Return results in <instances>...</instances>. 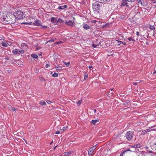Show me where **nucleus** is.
<instances>
[{
  "mask_svg": "<svg viewBox=\"0 0 156 156\" xmlns=\"http://www.w3.org/2000/svg\"><path fill=\"white\" fill-rule=\"evenodd\" d=\"M49 66V65L48 64H47L46 65V66H45V67L46 68H48V66Z\"/></svg>",
  "mask_w": 156,
  "mask_h": 156,
  "instance_id": "052dcab7",
  "label": "nucleus"
},
{
  "mask_svg": "<svg viewBox=\"0 0 156 156\" xmlns=\"http://www.w3.org/2000/svg\"><path fill=\"white\" fill-rule=\"evenodd\" d=\"M138 3H140L143 6L146 7L147 5V0H138Z\"/></svg>",
  "mask_w": 156,
  "mask_h": 156,
  "instance_id": "423d86ee",
  "label": "nucleus"
},
{
  "mask_svg": "<svg viewBox=\"0 0 156 156\" xmlns=\"http://www.w3.org/2000/svg\"><path fill=\"white\" fill-rule=\"evenodd\" d=\"M3 38V37H0V41L2 40H4V39Z\"/></svg>",
  "mask_w": 156,
  "mask_h": 156,
  "instance_id": "13d9d810",
  "label": "nucleus"
},
{
  "mask_svg": "<svg viewBox=\"0 0 156 156\" xmlns=\"http://www.w3.org/2000/svg\"><path fill=\"white\" fill-rule=\"evenodd\" d=\"M146 130H144V131H143L142 132H141V135H144L146 133Z\"/></svg>",
  "mask_w": 156,
  "mask_h": 156,
  "instance_id": "58836bf2",
  "label": "nucleus"
},
{
  "mask_svg": "<svg viewBox=\"0 0 156 156\" xmlns=\"http://www.w3.org/2000/svg\"><path fill=\"white\" fill-rule=\"evenodd\" d=\"M60 132L59 131H57L56 132H55V134H59L60 133Z\"/></svg>",
  "mask_w": 156,
  "mask_h": 156,
  "instance_id": "4d7b16f0",
  "label": "nucleus"
},
{
  "mask_svg": "<svg viewBox=\"0 0 156 156\" xmlns=\"http://www.w3.org/2000/svg\"><path fill=\"white\" fill-rule=\"evenodd\" d=\"M129 101H126L124 103V105H126V104H128L129 103Z\"/></svg>",
  "mask_w": 156,
  "mask_h": 156,
  "instance_id": "49530a36",
  "label": "nucleus"
},
{
  "mask_svg": "<svg viewBox=\"0 0 156 156\" xmlns=\"http://www.w3.org/2000/svg\"><path fill=\"white\" fill-rule=\"evenodd\" d=\"M133 85H135V86H136L137 84H138V83H133Z\"/></svg>",
  "mask_w": 156,
  "mask_h": 156,
  "instance_id": "864d4df0",
  "label": "nucleus"
},
{
  "mask_svg": "<svg viewBox=\"0 0 156 156\" xmlns=\"http://www.w3.org/2000/svg\"><path fill=\"white\" fill-rule=\"evenodd\" d=\"M109 46V44H108L107 43L105 42V45L104 48L108 47Z\"/></svg>",
  "mask_w": 156,
  "mask_h": 156,
  "instance_id": "37998d69",
  "label": "nucleus"
},
{
  "mask_svg": "<svg viewBox=\"0 0 156 156\" xmlns=\"http://www.w3.org/2000/svg\"><path fill=\"white\" fill-rule=\"evenodd\" d=\"M64 22V20L60 18H59L57 21V23H62Z\"/></svg>",
  "mask_w": 156,
  "mask_h": 156,
  "instance_id": "a211bd4d",
  "label": "nucleus"
},
{
  "mask_svg": "<svg viewBox=\"0 0 156 156\" xmlns=\"http://www.w3.org/2000/svg\"><path fill=\"white\" fill-rule=\"evenodd\" d=\"M102 11H100V12H99V11H98V13H100L99 17L100 18L102 16Z\"/></svg>",
  "mask_w": 156,
  "mask_h": 156,
  "instance_id": "ea45409f",
  "label": "nucleus"
},
{
  "mask_svg": "<svg viewBox=\"0 0 156 156\" xmlns=\"http://www.w3.org/2000/svg\"><path fill=\"white\" fill-rule=\"evenodd\" d=\"M141 147V146L140 144H135L134 145H133V146H131V147L132 148H134L136 149V148H139L140 147Z\"/></svg>",
  "mask_w": 156,
  "mask_h": 156,
  "instance_id": "4468645a",
  "label": "nucleus"
},
{
  "mask_svg": "<svg viewBox=\"0 0 156 156\" xmlns=\"http://www.w3.org/2000/svg\"><path fill=\"white\" fill-rule=\"evenodd\" d=\"M145 148L147 149V151H148L149 153H152V151H150V150H148L149 149H148V147L147 146H146L145 147Z\"/></svg>",
  "mask_w": 156,
  "mask_h": 156,
  "instance_id": "72a5a7b5",
  "label": "nucleus"
},
{
  "mask_svg": "<svg viewBox=\"0 0 156 156\" xmlns=\"http://www.w3.org/2000/svg\"><path fill=\"white\" fill-rule=\"evenodd\" d=\"M82 100H79L78 101L76 102L77 104L79 105L81 104Z\"/></svg>",
  "mask_w": 156,
  "mask_h": 156,
  "instance_id": "a19ab883",
  "label": "nucleus"
},
{
  "mask_svg": "<svg viewBox=\"0 0 156 156\" xmlns=\"http://www.w3.org/2000/svg\"><path fill=\"white\" fill-rule=\"evenodd\" d=\"M58 76V74L56 73H54L52 75V76L53 77H57Z\"/></svg>",
  "mask_w": 156,
  "mask_h": 156,
  "instance_id": "cd10ccee",
  "label": "nucleus"
},
{
  "mask_svg": "<svg viewBox=\"0 0 156 156\" xmlns=\"http://www.w3.org/2000/svg\"><path fill=\"white\" fill-rule=\"evenodd\" d=\"M132 38L131 37H129V38H128V40L129 41H132Z\"/></svg>",
  "mask_w": 156,
  "mask_h": 156,
  "instance_id": "6e6d98bb",
  "label": "nucleus"
},
{
  "mask_svg": "<svg viewBox=\"0 0 156 156\" xmlns=\"http://www.w3.org/2000/svg\"><path fill=\"white\" fill-rule=\"evenodd\" d=\"M57 18L52 17L51 19V22L53 23H57Z\"/></svg>",
  "mask_w": 156,
  "mask_h": 156,
  "instance_id": "2eb2a0df",
  "label": "nucleus"
},
{
  "mask_svg": "<svg viewBox=\"0 0 156 156\" xmlns=\"http://www.w3.org/2000/svg\"><path fill=\"white\" fill-rule=\"evenodd\" d=\"M98 145V144H97L95 146L90 148L89 151H88V154L89 155H91L94 152V150L96 148V147Z\"/></svg>",
  "mask_w": 156,
  "mask_h": 156,
  "instance_id": "6e6552de",
  "label": "nucleus"
},
{
  "mask_svg": "<svg viewBox=\"0 0 156 156\" xmlns=\"http://www.w3.org/2000/svg\"><path fill=\"white\" fill-rule=\"evenodd\" d=\"M67 7V5H64L62 6H59L58 9H64L66 8Z\"/></svg>",
  "mask_w": 156,
  "mask_h": 156,
  "instance_id": "f3484780",
  "label": "nucleus"
},
{
  "mask_svg": "<svg viewBox=\"0 0 156 156\" xmlns=\"http://www.w3.org/2000/svg\"><path fill=\"white\" fill-rule=\"evenodd\" d=\"M88 78V74L87 73H85L84 80H86Z\"/></svg>",
  "mask_w": 156,
  "mask_h": 156,
  "instance_id": "f704fd0d",
  "label": "nucleus"
},
{
  "mask_svg": "<svg viewBox=\"0 0 156 156\" xmlns=\"http://www.w3.org/2000/svg\"><path fill=\"white\" fill-rule=\"evenodd\" d=\"M91 111V112H94V113L96 112L97 111V110L96 109H94V110L93 109H91L90 110Z\"/></svg>",
  "mask_w": 156,
  "mask_h": 156,
  "instance_id": "603ef678",
  "label": "nucleus"
},
{
  "mask_svg": "<svg viewBox=\"0 0 156 156\" xmlns=\"http://www.w3.org/2000/svg\"><path fill=\"white\" fill-rule=\"evenodd\" d=\"M63 62L64 63V64H65L67 66H69L70 65V62H65L64 61H63Z\"/></svg>",
  "mask_w": 156,
  "mask_h": 156,
  "instance_id": "473e14b6",
  "label": "nucleus"
},
{
  "mask_svg": "<svg viewBox=\"0 0 156 156\" xmlns=\"http://www.w3.org/2000/svg\"><path fill=\"white\" fill-rule=\"evenodd\" d=\"M131 41H135V40L134 39L132 38Z\"/></svg>",
  "mask_w": 156,
  "mask_h": 156,
  "instance_id": "69168bd1",
  "label": "nucleus"
},
{
  "mask_svg": "<svg viewBox=\"0 0 156 156\" xmlns=\"http://www.w3.org/2000/svg\"><path fill=\"white\" fill-rule=\"evenodd\" d=\"M128 2H134L136 0H127Z\"/></svg>",
  "mask_w": 156,
  "mask_h": 156,
  "instance_id": "79ce46f5",
  "label": "nucleus"
},
{
  "mask_svg": "<svg viewBox=\"0 0 156 156\" xmlns=\"http://www.w3.org/2000/svg\"><path fill=\"white\" fill-rule=\"evenodd\" d=\"M98 45H95L94 44V43L92 44V46L94 48H95Z\"/></svg>",
  "mask_w": 156,
  "mask_h": 156,
  "instance_id": "8fccbe9b",
  "label": "nucleus"
},
{
  "mask_svg": "<svg viewBox=\"0 0 156 156\" xmlns=\"http://www.w3.org/2000/svg\"><path fill=\"white\" fill-rule=\"evenodd\" d=\"M43 28H47V26H43L42 25V26H41Z\"/></svg>",
  "mask_w": 156,
  "mask_h": 156,
  "instance_id": "bf43d9fd",
  "label": "nucleus"
},
{
  "mask_svg": "<svg viewBox=\"0 0 156 156\" xmlns=\"http://www.w3.org/2000/svg\"><path fill=\"white\" fill-rule=\"evenodd\" d=\"M19 55H20V53L21 54H23L24 53V51L23 50H19Z\"/></svg>",
  "mask_w": 156,
  "mask_h": 156,
  "instance_id": "2f4dec72",
  "label": "nucleus"
},
{
  "mask_svg": "<svg viewBox=\"0 0 156 156\" xmlns=\"http://www.w3.org/2000/svg\"><path fill=\"white\" fill-rule=\"evenodd\" d=\"M152 148L153 149L156 150V143H154L152 145Z\"/></svg>",
  "mask_w": 156,
  "mask_h": 156,
  "instance_id": "a878e982",
  "label": "nucleus"
},
{
  "mask_svg": "<svg viewBox=\"0 0 156 156\" xmlns=\"http://www.w3.org/2000/svg\"><path fill=\"white\" fill-rule=\"evenodd\" d=\"M12 110L13 111H16L17 110V109L15 108H13L12 109Z\"/></svg>",
  "mask_w": 156,
  "mask_h": 156,
  "instance_id": "5fc2aeb1",
  "label": "nucleus"
},
{
  "mask_svg": "<svg viewBox=\"0 0 156 156\" xmlns=\"http://www.w3.org/2000/svg\"><path fill=\"white\" fill-rule=\"evenodd\" d=\"M2 21L7 24H11L15 23L16 18L12 14H7L4 16L2 19Z\"/></svg>",
  "mask_w": 156,
  "mask_h": 156,
  "instance_id": "f257e3e1",
  "label": "nucleus"
},
{
  "mask_svg": "<svg viewBox=\"0 0 156 156\" xmlns=\"http://www.w3.org/2000/svg\"><path fill=\"white\" fill-rule=\"evenodd\" d=\"M106 25L103 20L98 21V29L101 28H104Z\"/></svg>",
  "mask_w": 156,
  "mask_h": 156,
  "instance_id": "39448f33",
  "label": "nucleus"
},
{
  "mask_svg": "<svg viewBox=\"0 0 156 156\" xmlns=\"http://www.w3.org/2000/svg\"><path fill=\"white\" fill-rule=\"evenodd\" d=\"M2 45L3 46L5 47H7L8 46L7 44L5 43H4V42H2Z\"/></svg>",
  "mask_w": 156,
  "mask_h": 156,
  "instance_id": "c756f323",
  "label": "nucleus"
},
{
  "mask_svg": "<svg viewBox=\"0 0 156 156\" xmlns=\"http://www.w3.org/2000/svg\"><path fill=\"white\" fill-rule=\"evenodd\" d=\"M127 0H123L122 1V2L121 3V6H124L125 5H126L127 7L128 6V5H127Z\"/></svg>",
  "mask_w": 156,
  "mask_h": 156,
  "instance_id": "9b49d317",
  "label": "nucleus"
},
{
  "mask_svg": "<svg viewBox=\"0 0 156 156\" xmlns=\"http://www.w3.org/2000/svg\"><path fill=\"white\" fill-rule=\"evenodd\" d=\"M105 0H98V2H100V3H102V2H103V1Z\"/></svg>",
  "mask_w": 156,
  "mask_h": 156,
  "instance_id": "3c124183",
  "label": "nucleus"
},
{
  "mask_svg": "<svg viewBox=\"0 0 156 156\" xmlns=\"http://www.w3.org/2000/svg\"><path fill=\"white\" fill-rule=\"evenodd\" d=\"M122 44L123 45H126V43H124V42H123V43H122Z\"/></svg>",
  "mask_w": 156,
  "mask_h": 156,
  "instance_id": "338daca9",
  "label": "nucleus"
},
{
  "mask_svg": "<svg viewBox=\"0 0 156 156\" xmlns=\"http://www.w3.org/2000/svg\"><path fill=\"white\" fill-rule=\"evenodd\" d=\"M127 151H132L131 150H130V149H129L126 151H123L120 154V156H123V154Z\"/></svg>",
  "mask_w": 156,
  "mask_h": 156,
  "instance_id": "4be33fe9",
  "label": "nucleus"
},
{
  "mask_svg": "<svg viewBox=\"0 0 156 156\" xmlns=\"http://www.w3.org/2000/svg\"><path fill=\"white\" fill-rule=\"evenodd\" d=\"M62 67L60 66H57L56 68V69L57 70H61L62 69Z\"/></svg>",
  "mask_w": 156,
  "mask_h": 156,
  "instance_id": "7c9ffc66",
  "label": "nucleus"
},
{
  "mask_svg": "<svg viewBox=\"0 0 156 156\" xmlns=\"http://www.w3.org/2000/svg\"><path fill=\"white\" fill-rule=\"evenodd\" d=\"M41 22L40 20H37L34 23H33V24L37 26H41L42 24L41 23Z\"/></svg>",
  "mask_w": 156,
  "mask_h": 156,
  "instance_id": "1a4fd4ad",
  "label": "nucleus"
},
{
  "mask_svg": "<svg viewBox=\"0 0 156 156\" xmlns=\"http://www.w3.org/2000/svg\"><path fill=\"white\" fill-rule=\"evenodd\" d=\"M93 2H94L93 3L92 8L94 13H96L97 12V9H98L97 1L96 0H93Z\"/></svg>",
  "mask_w": 156,
  "mask_h": 156,
  "instance_id": "20e7f679",
  "label": "nucleus"
},
{
  "mask_svg": "<svg viewBox=\"0 0 156 156\" xmlns=\"http://www.w3.org/2000/svg\"><path fill=\"white\" fill-rule=\"evenodd\" d=\"M105 134V133L104 131L102 132L101 131H100L99 133L98 134V136H102Z\"/></svg>",
  "mask_w": 156,
  "mask_h": 156,
  "instance_id": "5701e85b",
  "label": "nucleus"
},
{
  "mask_svg": "<svg viewBox=\"0 0 156 156\" xmlns=\"http://www.w3.org/2000/svg\"><path fill=\"white\" fill-rule=\"evenodd\" d=\"M28 24L29 25H32L33 24L32 22H30L29 23H27V22L23 23H22V24Z\"/></svg>",
  "mask_w": 156,
  "mask_h": 156,
  "instance_id": "4c0bfd02",
  "label": "nucleus"
},
{
  "mask_svg": "<svg viewBox=\"0 0 156 156\" xmlns=\"http://www.w3.org/2000/svg\"><path fill=\"white\" fill-rule=\"evenodd\" d=\"M66 24L67 25L73 27V23H75L74 22H72V20H69V21H67L65 22Z\"/></svg>",
  "mask_w": 156,
  "mask_h": 156,
  "instance_id": "9d476101",
  "label": "nucleus"
},
{
  "mask_svg": "<svg viewBox=\"0 0 156 156\" xmlns=\"http://www.w3.org/2000/svg\"><path fill=\"white\" fill-rule=\"evenodd\" d=\"M151 4H154L156 3V0H150Z\"/></svg>",
  "mask_w": 156,
  "mask_h": 156,
  "instance_id": "e433bc0d",
  "label": "nucleus"
},
{
  "mask_svg": "<svg viewBox=\"0 0 156 156\" xmlns=\"http://www.w3.org/2000/svg\"><path fill=\"white\" fill-rule=\"evenodd\" d=\"M83 27L86 30H87L90 28V27L89 25L85 23H83Z\"/></svg>",
  "mask_w": 156,
  "mask_h": 156,
  "instance_id": "ddd939ff",
  "label": "nucleus"
},
{
  "mask_svg": "<svg viewBox=\"0 0 156 156\" xmlns=\"http://www.w3.org/2000/svg\"><path fill=\"white\" fill-rule=\"evenodd\" d=\"M139 151V150L138 149H136V148L135 149V150L134 151H133V152H136L137 153V152Z\"/></svg>",
  "mask_w": 156,
  "mask_h": 156,
  "instance_id": "c03bdc74",
  "label": "nucleus"
},
{
  "mask_svg": "<svg viewBox=\"0 0 156 156\" xmlns=\"http://www.w3.org/2000/svg\"><path fill=\"white\" fill-rule=\"evenodd\" d=\"M105 42L104 41H100L98 44V48H104L105 45Z\"/></svg>",
  "mask_w": 156,
  "mask_h": 156,
  "instance_id": "0eeeda50",
  "label": "nucleus"
},
{
  "mask_svg": "<svg viewBox=\"0 0 156 156\" xmlns=\"http://www.w3.org/2000/svg\"><path fill=\"white\" fill-rule=\"evenodd\" d=\"M15 62L19 65H21L23 64L22 62L20 60H16Z\"/></svg>",
  "mask_w": 156,
  "mask_h": 156,
  "instance_id": "dca6fc26",
  "label": "nucleus"
},
{
  "mask_svg": "<svg viewBox=\"0 0 156 156\" xmlns=\"http://www.w3.org/2000/svg\"><path fill=\"white\" fill-rule=\"evenodd\" d=\"M134 135L133 131H129L126 133L125 136L127 140L130 141L132 140Z\"/></svg>",
  "mask_w": 156,
  "mask_h": 156,
  "instance_id": "7ed1b4c3",
  "label": "nucleus"
},
{
  "mask_svg": "<svg viewBox=\"0 0 156 156\" xmlns=\"http://www.w3.org/2000/svg\"><path fill=\"white\" fill-rule=\"evenodd\" d=\"M39 104L42 105H46V102L44 101H41L39 103Z\"/></svg>",
  "mask_w": 156,
  "mask_h": 156,
  "instance_id": "bb28decb",
  "label": "nucleus"
},
{
  "mask_svg": "<svg viewBox=\"0 0 156 156\" xmlns=\"http://www.w3.org/2000/svg\"><path fill=\"white\" fill-rule=\"evenodd\" d=\"M19 49H16L12 51V52L15 55H19Z\"/></svg>",
  "mask_w": 156,
  "mask_h": 156,
  "instance_id": "f8f14e48",
  "label": "nucleus"
},
{
  "mask_svg": "<svg viewBox=\"0 0 156 156\" xmlns=\"http://www.w3.org/2000/svg\"><path fill=\"white\" fill-rule=\"evenodd\" d=\"M31 57L37 59L38 58V55L36 54H32L31 55Z\"/></svg>",
  "mask_w": 156,
  "mask_h": 156,
  "instance_id": "6ab92c4d",
  "label": "nucleus"
},
{
  "mask_svg": "<svg viewBox=\"0 0 156 156\" xmlns=\"http://www.w3.org/2000/svg\"><path fill=\"white\" fill-rule=\"evenodd\" d=\"M97 122H98V120L97 119L93 120H92L91 123L92 124L94 125Z\"/></svg>",
  "mask_w": 156,
  "mask_h": 156,
  "instance_id": "393cba45",
  "label": "nucleus"
},
{
  "mask_svg": "<svg viewBox=\"0 0 156 156\" xmlns=\"http://www.w3.org/2000/svg\"><path fill=\"white\" fill-rule=\"evenodd\" d=\"M53 143V141L51 142L50 143V144H52Z\"/></svg>",
  "mask_w": 156,
  "mask_h": 156,
  "instance_id": "774afa93",
  "label": "nucleus"
},
{
  "mask_svg": "<svg viewBox=\"0 0 156 156\" xmlns=\"http://www.w3.org/2000/svg\"><path fill=\"white\" fill-rule=\"evenodd\" d=\"M116 41H117L118 42V45H120L121 44L123 43V42L121 41H119V40H117Z\"/></svg>",
  "mask_w": 156,
  "mask_h": 156,
  "instance_id": "c9c22d12",
  "label": "nucleus"
},
{
  "mask_svg": "<svg viewBox=\"0 0 156 156\" xmlns=\"http://www.w3.org/2000/svg\"><path fill=\"white\" fill-rule=\"evenodd\" d=\"M49 104H50L51 103V101L50 100H47L46 101Z\"/></svg>",
  "mask_w": 156,
  "mask_h": 156,
  "instance_id": "de8ad7c7",
  "label": "nucleus"
},
{
  "mask_svg": "<svg viewBox=\"0 0 156 156\" xmlns=\"http://www.w3.org/2000/svg\"><path fill=\"white\" fill-rule=\"evenodd\" d=\"M149 28L151 30H154L155 29V27L154 26L151 25L149 27Z\"/></svg>",
  "mask_w": 156,
  "mask_h": 156,
  "instance_id": "c85d7f7f",
  "label": "nucleus"
},
{
  "mask_svg": "<svg viewBox=\"0 0 156 156\" xmlns=\"http://www.w3.org/2000/svg\"><path fill=\"white\" fill-rule=\"evenodd\" d=\"M153 128V126L151 127L149 129H147L146 130V132H150L151 130H154V129H152Z\"/></svg>",
  "mask_w": 156,
  "mask_h": 156,
  "instance_id": "aec40b11",
  "label": "nucleus"
},
{
  "mask_svg": "<svg viewBox=\"0 0 156 156\" xmlns=\"http://www.w3.org/2000/svg\"><path fill=\"white\" fill-rule=\"evenodd\" d=\"M92 67V66H89V68L90 69H91Z\"/></svg>",
  "mask_w": 156,
  "mask_h": 156,
  "instance_id": "e2e57ef3",
  "label": "nucleus"
},
{
  "mask_svg": "<svg viewBox=\"0 0 156 156\" xmlns=\"http://www.w3.org/2000/svg\"><path fill=\"white\" fill-rule=\"evenodd\" d=\"M97 21L96 20H93L91 21V23H95L97 22Z\"/></svg>",
  "mask_w": 156,
  "mask_h": 156,
  "instance_id": "a18cd8bd",
  "label": "nucleus"
},
{
  "mask_svg": "<svg viewBox=\"0 0 156 156\" xmlns=\"http://www.w3.org/2000/svg\"><path fill=\"white\" fill-rule=\"evenodd\" d=\"M139 32H136V35L137 36H139Z\"/></svg>",
  "mask_w": 156,
  "mask_h": 156,
  "instance_id": "680f3d73",
  "label": "nucleus"
},
{
  "mask_svg": "<svg viewBox=\"0 0 156 156\" xmlns=\"http://www.w3.org/2000/svg\"><path fill=\"white\" fill-rule=\"evenodd\" d=\"M156 73V71L154 70V72L153 73V74H155V73Z\"/></svg>",
  "mask_w": 156,
  "mask_h": 156,
  "instance_id": "0e129e2a",
  "label": "nucleus"
},
{
  "mask_svg": "<svg viewBox=\"0 0 156 156\" xmlns=\"http://www.w3.org/2000/svg\"><path fill=\"white\" fill-rule=\"evenodd\" d=\"M67 127H64L62 128V129H61V130L62 131H64V130H65L66 128Z\"/></svg>",
  "mask_w": 156,
  "mask_h": 156,
  "instance_id": "09e8293b",
  "label": "nucleus"
},
{
  "mask_svg": "<svg viewBox=\"0 0 156 156\" xmlns=\"http://www.w3.org/2000/svg\"><path fill=\"white\" fill-rule=\"evenodd\" d=\"M55 40L56 39V38H55V39L52 38L51 40H50L49 41H47L46 42V44L48 43L49 42H54L55 41Z\"/></svg>",
  "mask_w": 156,
  "mask_h": 156,
  "instance_id": "b1692460",
  "label": "nucleus"
},
{
  "mask_svg": "<svg viewBox=\"0 0 156 156\" xmlns=\"http://www.w3.org/2000/svg\"><path fill=\"white\" fill-rule=\"evenodd\" d=\"M14 16L18 20L23 19L25 16V14L24 12H23L20 10H17L14 13Z\"/></svg>",
  "mask_w": 156,
  "mask_h": 156,
  "instance_id": "f03ea898",
  "label": "nucleus"
},
{
  "mask_svg": "<svg viewBox=\"0 0 156 156\" xmlns=\"http://www.w3.org/2000/svg\"><path fill=\"white\" fill-rule=\"evenodd\" d=\"M71 154V152H66L64 153V155L66 156H69Z\"/></svg>",
  "mask_w": 156,
  "mask_h": 156,
  "instance_id": "412c9836",
  "label": "nucleus"
}]
</instances>
